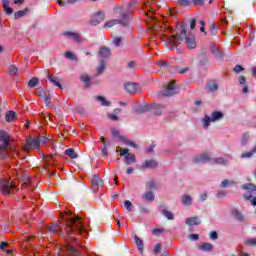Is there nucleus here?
<instances>
[{"mask_svg": "<svg viewBox=\"0 0 256 256\" xmlns=\"http://www.w3.org/2000/svg\"><path fill=\"white\" fill-rule=\"evenodd\" d=\"M223 117H225V114H223V112L221 111H214L211 116L206 115L203 118V127L204 129H207V127H209V125H211V123H215L217 121H221V119H223Z\"/></svg>", "mask_w": 256, "mask_h": 256, "instance_id": "7", "label": "nucleus"}, {"mask_svg": "<svg viewBox=\"0 0 256 256\" xmlns=\"http://www.w3.org/2000/svg\"><path fill=\"white\" fill-rule=\"evenodd\" d=\"M105 19V13L103 12H97L92 16L90 19V25H99V23H102V21Z\"/></svg>", "mask_w": 256, "mask_h": 256, "instance_id": "13", "label": "nucleus"}, {"mask_svg": "<svg viewBox=\"0 0 256 256\" xmlns=\"http://www.w3.org/2000/svg\"><path fill=\"white\" fill-rule=\"evenodd\" d=\"M253 153H256V146L250 152L241 154V159H251V157H253Z\"/></svg>", "mask_w": 256, "mask_h": 256, "instance_id": "36", "label": "nucleus"}, {"mask_svg": "<svg viewBox=\"0 0 256 256\" xmlns=\"http://www.w3.org/2000/svg\"><path fill=\"white\" fill-rule=\"evenodd\" d=\"M159 67H169V62L160 60L158 62Z\"/></svg>", "mask_w": 256, "mask_h": 256, "instance_id": "62", "label": "nucleus"}, {"mask_svg": "<svg viewBox=\"0 0 256 256\" xmlns=\"http://www.w3.org/2000/svg\"><path fill=\"white\" fill-rule=\"evenodd\" d=\"M101 143L104 145V148L102 149L103 155H107V145L105 144V138H101Z\"/></svg>", "mask_w": 256, "mask_h": 256, "instance_id": "55", "label": "nucleus"}, {"mask_svg": "<svg viewBox=\"0 0 256 256\" xmlns=\"http://www.w3.org/2000/svg\"><path fill=\"white\" fill-rule=\"evenodd\" d=\"M210 33L211 35H217V26H215V23L210 25Z\"/></svg>", "mask_w": 256, "mask_h": 256, "instance_id": "50", "label": "nucleus"}, {"mask_svg": "<svg viewBox=\"0 0 256 256\" xmlns=\"http://www.w3.org/2000/svg\"><path fill=\"white\" fill-rule=\"evenodd\" d=\"M124 163L125 165H133V163H137V158L135 157V154L130 153L124 156Z\"/></svg>", "mask_w": 256, "mask_h": 256, "instance_id": "21", "label": "nucleus"}, {"mask_svg": "<svg viewBox=\"0 0 256 256\" xmlns=\"http://www.w3.org/2000/svg\"><path fill=\"white\" fill-rule=\"evenodd\" d=\"M15 117H17V113H15V111L7 112V114H6L7 123H11V121H13V119H15Z\"/></svg>", "mask_w": 256, "mask_h": 256, "instance_id": "35", "label": "nucleus"}, {"mask_svg": "<svg viewBox=\"0 0 256 256\" xmlns=\"http://www.w3.org/2000/svg\"><path fill=\"white\" fill-rule=\"evenodd\" d=\"M81 81L83 83H85L86 87H91V78H89V76L87 74H83L81 76Z\"/></svg>", "mask_w": 256, "mask_h": 256, "instance_id": "38", "label": "nucleus"}, {"mask_svg": "<svg viewBox=\"0 0 256 256\" xmlns=\"http://www.w3.org/2000/svg\"><path fill=\"white\" fill-rule=\"evenodd\" d=\"M106 67H107V61H105L103 59L100 60L98 66L96 68L98 75H103Z\"/></svg>", "mask_w": 256, "mask_h": 256, "instance_id": "22", "label": "nucleus"}, {"mask_svg": "<svg viewBox=\"0 0 256 256\" xmlns=\"http://www.w3.org/2000/svg\"><path fill=\"white\" fill-rule=\"evenodd\" d=\"M17 67H15L14 65L9 67V74L10 75H17Z\"/></svg>", "mask_w": 256, "mask_h": 256, "instance_id": "51", "label": "nucleus"}, {"mask_svg": "<svg viewBox=\"0 0 256 256\" xmlns=\"http://www.w3.org/2000/svg\"><path fill=\"white\" fill-rule=\"evenodd\" d=\"M65 155L70 157V159H77V157H78L77 152H75V149H73V148L66 149Z\"/></svg>", "mask_w": 256, "mask_h": 256, "instance_id": "31", "label": "nucleus"}, {"mask_svg": "<svg viewBox=\"0 0 256 256\" xmlns=\"http://www.w3.org/2000/svg\"><path fill=\"white\" fill-rule=\"evenodd\" d=\"M136 113H147V111H151V105L146 104V105H138L135 108Z\"/></svg>", "mask_w": 256, "mask_h": 256, "instance_id": "24", "label": "nucleus"}, {"mask_svg": "<svg viewBox=\"0 0 256 256\" xmlns=\"http://www.w3.org/2000/svg\"><path fill=\"white\" fill-rule=\"evenodd\" d=\"M115 13H120L121 18L120 19H113L104 24L105 28L111 29V27H114V25H122V27H129V23H131L130 19V13L129 10L126 12H123L121 8H117L115 10Z\"/></svg>", "mask_w": 256, "mask_h": 256, "instance_id": "4", "label": "nucleus"}, {"mask_svg": "<svg viewBox=\"0 0 256 256\" xmlns=\"http://www.w3.org/2000/svg\"><path fill=\"white\" fill-rule=\"evenodd\" d=\"M232 215L235 219H237V221H243V214H241V212H239V210L233 209Z\"/></svg>", "mask_w": 256, "mask_h": 256, "instance_id": "37", "label": "nucleus"}, {"mask_svg": "<svg viewBox=\"0 0 256 256\" xmlns=\"http://www.w3.org/2000/svg\"><path fill=\"white\" fill-rule=\"evenodd\" d=\"M210 51H211L212 55H214L215 59H217L218 61H222L224 54H223V50H221V48H219V46L212 45L210 47Z\"/></svg>", "mask_w": 256, "mask_h": 256, "instance_id": "12", "label": "nucleus"}, {"mask_svg": "<svg viewBox=\"0 0 256 256\" xmlns=\"http://www.w3.org/2000/svg\"><path fill=\"white\" fill-rule=\"evenodd\" d=\"M213 161L217 165H227V160H225V158H223V157L215 158Z\"/></svg>", "mask_w": 256, "mask_h": 256, "instance_id": "45", "label": "nucleus"}, {"mask_svg": "<svg viewBox=\"0 0 256 256\" xmlns=\"http://www.w3.org/2000/svg\"><path fill=\"white\" fill-rule=\"evenodd\" d=\"M124 89L127 91V93H130V95H133L135 93H139L141 88L139 87V84L135 82H127L124 84Z\"/></svg>", "mask_w": 256, "mask_h": 256, "instance_id": "9", "label": "nucleus"}, {"mask_svg": "<svg viewBox=\"0 0 256 256\" xmlns=\"http://www.w3.org/2000/svg\"><path fill=\"white\" fill-rule=\"evenodd\" d=\"M146 189H149V191H151V189H157V182H155V180L146 182Z\"/></svg>", "mask_w": 256, "mask_h": 256, "instance_id": "40", "label": "nucleus"}, {"mask_svg": "<svg viewBox=\"0 0 256 256\" xmlns=\"http://www.w3.org/2000/svg\"><path fill=\"white\" fill-rule=\"evenodd\" d=\"M37 85H39V79L37 78H32L29 82H28V87L30 89H33V87H37Z\"/></svg>", "mask_w": 256, "mask_h": 256, "instance_id": "42", "label": "nucleus"}, {"mask_svg": "<svg viewBox=\"0 0 256 256\" xmlns=\"http://www.w3.org/2000/svg\"><path fill=\"white\" fill-rule=\"evenodd\" d=\"M2 5L6 15H13V8L9 7V0H2Z\"/></svg>", "mask_w": 256, "mask_h": 256, "instance_id": "25", "label": "nucleus"}, {"mask_svg": "<svg viewBox=\"0 0 256 256\" xmlns=\"http://www.w3.org/2000/svg\"><path fill=\"white\" fill-rule=\"evenodd\" d=\"M67 251H69L74 256H80L79 250H77V248H75V246H73L71 243L67 245Z\"/></svg>", "mask_w": 256, "mask_h": 256, "instance_id": "33", "label": "nucleus"}, {"mask_svg": "<svg viewBox=\"0 0 256 256\" xmlns=\"http://www.w3.org/2000/svg\"><path fill=\"white\" fill-rule=\"evenodd\" d=\"M207 192H204L200 195V201L203 202V201H207Z\"/></svg>", "mask_w": 256, "mask_h": 256, "instance_id": "64", "label": "nucleus"}, {"mask_svg": "<svg viewBox=\"0 0 256 256\" xmlns=\"http://www.w3.org/2000/svg\"><path fill=\"white\" fill-rule=\"evenodd\" d=\"M150 106H151L150 111H152L154 115H161L163 113V110L165 109V106L161 104H152Z\"/></svg>", "mask_w": 256, "mask_h": 256, "instance_id": "18", "label": "nucleus"}, {"mask_svg": "<svg viewBox=\"0 0 256 256\" xmlns=\"http://www.w3.org/2000/svg\"><path fill=\"white\" fill-rule=\"evenodd\" d=\"M100 187H103V179L99 175H94L92 178V190L97 193Z\"/></svg>", "mask_w": 256, "mask_h": 256, "instance_id": "11", "label": "nucleus"}, {"mask_svg": "<svg viewBox=\"0 0 256 256\" xmlns=\"http://www.w3.org/2000/svg\"><path fill=\"white\" fill-rule=\"evenodd\" d=\"M7 247H9V243H7V242H1L0 243V249L2 251H5V249H7Z\"/></svg>", "mask_w": 256, "mask_h": 256, "instance_id": "63", "label": "nucleus"}, {"mask_svg": "<svg viewBox=\"0 0 256 256\" xmlns=\"http://www.w3.org/2000/svg\"><path fill=\"white\" fill-rule=\"evenodd\" d=\"M29 13V9L20 10L14 13V19H21L22 17H25Z\"/></svg>", "mask_w": 256, "mask_h": 256, "instance_id": "30", "label": "nucleus"}, {"mask_svg": "<svg viewBox=\"0 0 256 256\" xmlns=\"http://www.w3.org/2000/svg\"><path fill=\"white\" fill-rule=\"evenodd\" d=\"M131 153H129V148H124L122 150H120V155L121 157H125L127 155H130Z\"/></svg>", "mask_w": 256, "mask_h": 256, "instance_id": "54", "label": "nucleus"}, {"mask_svg": "<svg viewBox=\"0 0 256 256\" xmlns=\"http://www.w3.org/2000/svg\"><path fill=\"white\" fill-rule=\"evenodd\" d=\"M178 5H180V7H191V5H193V2L192 0H179Z\"/></svg>", "mask_w": 256, "mask_h": 256, "instance_id": "39", "label": "nucleus"}, {"mask_svg": "<svg viewBox=\"0 0 256 256\" xmlns=\"http://www.w3.org/2000/svg\"><path fill=\"white\" fill-rule=\"evenodd\" d=\"M142 199H144V201H147L148 203H153V201H155V194L153 193V191L148 190L142 195Z\"/></svg>", "mask_w": 256, "mask_h": 256, "instance_id": "19", "label": "nucleus"}, {"mask_svg": "<svg viewBox=\"0 0 256 256\" xmlns=\"http://www.w3.org/2000/svg\"><path fill=\"white\" fill-rule=\"evenodd\" d=\"M63 35L65 37H69L70 39H72V41H75V43H83L84 39L83 37H81L80 34L75 33V32H64Z\"/></svg>", "mask_w": 256, "mask_h": 256, "instance_id": "14", "label": "nucleus"}, {"mask_svg": "<svg viewBox=\"0 0 256 256\" xmlns=\"http://www.w3.org/2000/svg\"><path fill=\"white\" fill-rule=\"evenodd\" d=\"M24 149H26V151H29V149H39V140L37 139V137L28 138L26 140Z\"/></svg>", "mask_w": 256, "mask_h": 256, "instance_id": "10", "label": "nucleus"}, {"mask_svg": "<svg viewBox=\"0 0 256 256\" xmlns=\"http://www.w3.org/2000/svg\"><path fill=\"white\" fill-rule=\"evenodd\" d=\"M234 73H241V71H245V68L241 65H236L233 69Z\"/></svg>", "mask_w": 256, "mask_h": 256, "instance_id": "53", "label": "nucleus"}, {"mask_svg": "<svg viewBox=\"0 0 256 256\" xmlns=\"http://www.w3.org/2000/svg\"><path fill=\"white\" fill-rule=\"evenodd\" d=\"M48 79L50 83H53L55 87H58L59 89H63V86H61V82H59V78L53 75H49Z\"/></svg>", "mask_w": 256, "mask_h": 256, "instance_id": "27", "label": "nucleus"}, {"mask_svg": "<svg viewBox=\"0 0 256 256\" xmlns=\"http://www.w3.org/2000/svg\"><path fill=\"white\" fill-rule=\"evenodd\" d=\"M0 191H2L3 195H14L15 191H17V186L15 183L2 178L0 179Z\"/></svg>", "mask_w": 256, "mask_h": 256, "instance_id": "6", "label": "nucleus"}, {"mask_svg": "<svg viewBox=\"0 0 256 256\" xmlns=\"http://www.w3.org/2000/svg\"><path fill=\"white\" fill-rule=\"evenodd\" d=\"M154 253L158 255V253H161V243H157L154 247Z\"/></svg>", "mask_w": 256, "mask_h": 256, "instance_id": "57", "label": "nucleus"}, {"mask_svg": "<svg viewBox=\"0 0 256 256\" xmlns=\"http://www.w3.org/2000/svg\"><path fill=\"white\" fill-rule=\"evenodd\" d=\"M182 204L185 205V207H189L190 205H193V198L189 195H184L181 198Z\"/></svg>", "mask_w": 256, "mask_h": 256, "instance_id": "26", "label": "nucleus"}, {"mask_svg": "<svg viewBox=\"0 0 256 256\" xmlns=\"http://www.w3.org/2000/svg\"><path fill=\"white\" fill-rule=\"evenodd\" d=\"M124 207H126V209H127L128 212H131L132 209H133V204L131 203V201L126 200V201L124 202Z\"/></svg>", "mask_w": 256, "mask_h": 256, "instance_id": "49", "label": "nucleus"}, {"mask_svg": "<svg viewBox=\"0 0 256 256\" xmlns=\"http://www.w3.org/2000/svg\"><path fill=\"white\" fill-rule=\"evenodd\" d=\"M65 231L66 235L69 237L70 243H77V238H75L76 235H81L82 237L87 235V229L83 226L81 217L79 216L67 217L65 219Z\"/></svg>", "mask_w": 256, "mask_h": 256, "instance_id": "3", "label": "nucleus"}, {"mask_svg": "<svg viewBox=\"0 0 256 256\" xmlns=\"http://www.w3.org/2000/svg\"><path fill=\"white\" fill-rule=\"evenodd\" d=\"M121 41H122V39H121L120 37L115 38V39L113 40V43H114L115 47H120Z\"/></svg>", "mask_w": 256, "mask_h": 256, "instance_id": "60", "label": "nucleus"}, {"mask_svg": "<svg viewBox=\"0 0 256 256\" xmlns=\"http://www.w3.org/2000/svg\"><path fill=\"white\" fill-rule=\"evenodd\" d=\"M65 57H66V59H70V61L77 60V56H75V54H73V52H71V51H67L65 53Z\"/></svg>", "mask_w": 256, "mask_h": 256, "instance_id": "46", "label": "nucleus"}, {"mask_svg": "<svg viewBox=\"0 0 256 256\" xmlns=\"http://www.w3.org/2000/svg\"><path fill=\"white\" fill-rule=\"evenodd\" d=\"M7 157L25 161V157H21V153L11 140V135L5 130H0V159H7Z\"/></svg>", "mask_w": 256, "mask_h": 256, "instance_id": "2", "label": "nucleus"}, {"mask_svg": "<svg viewBox=\"0 0 256 256\" xmlns=\"http://www.w3.org/2000/svg\"><path fill=\"white\" fill-rule=\"evenodd\" d=\"M242 189H245L244 199L250 201L251 205L256 206V185L253 183L243 184Z\"/></svg>", "mask_w": 256, "mask_h": 256, "instance_id": "5", "label": "nucleus"}, {"mask_svg": "<svg viewBox=\"0 0 256 256\" xmlns=\"http://www.w3.org/2000/svg\"><path fill=\"white\" fill-rule=\"evenodd\" d=\"M219 238V235L217 234V231H212L210 233V239H212V241H215Z\"/></svg>", "mask_w": 256, "mask_h": 256, "instance_id": "56", "label": "nucleus"}, {"mask_svg": "<svg viewBox=\"0 0 256 256\" xmlns=\"http://www.w3.org/2000/svg\"><path fill=\"white\" fill-rule=\"evenodd\" d=\"M160 212L162 213V215H164V217H166L169 221H173V219H175V214H173V212L165 210V209H160Z\"/></svg>", "mask_w": 256, "mask_h": 256, "instance_id": "29", "label": "nucleus"}, {"mask_svg": "<svg viewBox=\"0 0 256 256\" xmlns=\"http://www.w3.org/2000/svg\"><path fill=\"white\" fill-rule=\"evenodd\" d=\"M125 145H129L130 147H137V144H135V142L131 141V140H127V138H125L124 140Z\"/></svg>", "mask_w": 256, "mask_h": 256, "instance_id": "58", "label": "nucleus"}, {"mask_svg": "<svg viewBox=\"0 0 256 256\" xmlns=\"http://www.w3.org/2000/svg\"><path fill=\"white\" fill-rule=\"evenodd\" d=\"M200 249L202 251H211L213 249V244L211 243H203L201 246H200Z\"/></svg>", "mask_w": 256, "mask_h": 256, "instance_id": "43", "label": "nucleus"}, {"mask_svg": "<svg viewBox=\"0 0 256 256\" xmlns=\"http://www.w3.org/2000/svg\"><path fill=\"white\" fill-rule=\"evenodd\" d=\"M47 231L50 233H57L58 235H63V230L61 229V226L57 224H52L47 227Z\"/></svg>", "mask_w": 256, "mask_h": 256, "instance_id": "20", "label": "nucleus"}, {"mask_svg": "<svg viewBox=\"0 0 256 256\" xmlns=\"http://www.w3.org/2000/svg\"><path fill=\"white\" fill-rule=\"evenodd\" d=\"M134 239L138 247V251L141 253V255H143V249H144L143 240H141V238H139L137 235L134 236Z\"/></svg>", "mask_w": 256, "mask_h": 256, "instance_id": "28", "label": "nucleus"}, {"mask_svg": "<svg viewBox=\"0 0 256 256\" xmlns=\"http://www.w3.org/2000/svg\"><path fill=\"white\" fill-rule=\"evenodd\" d=\"M98 57L103 60L109 59L111 57V49L105 46L100 47Z\"/></svg>", "mask_w": 256, "mask_h": 256, "instance_id": "16", "label": "nucleus"}, {"mask_svg": "<svg viewBox=\"0 0 256 256\" xmlns=\"http://www.w3.org/2000/svg\"><path fill=\"white\" fill-rule=\"evenodd\" d=\"M158 165L159 164L155 160H146L144 163H142L141 167L142 169H156Z\"/></svg>", "mask_w": 256, "mask_h": 256, "instance_id": "17", "label": "nucleus"}, {"mask_svg": "<svg viewBox=\"0 0 256 256\" xmlns=\"http://www.w3.org/2000/svg\"><path fill=\"white\" fill-rule=\"evenodd\" d=\"M97 101H99L103 107H109V105H111V102L103 96H97Z\"/></svg>", "mask_w": 256, "mask_h": 256, "instance_id": "34", "label": "nucleus"}, {"mask_svg": "<svg viewBox=\"0 0 256 256\" xmlns=\"http://www.w3.org/2000/svg\"><path fill=\"white\" fill-rule=\"evenodd\" d=\"M127 68L128 69H136L137 68V62H135V61L128 62Z\"/></svg>", "mask_w": 256, "mask_h": 256, "instance_id": "52", "label": "nucleus"}, {"mask_svg": "<svg viewBox=\"0 0 256 256\" xmlns=\"http://www.w3.org/2000/svg\"><path fill=\"white\" fill-rule=\"evenodd\" d=\"M184 39L188 49H195V47H197L195 36H187V28H185V26L178 27L176 31L168 27L167 30L162 33V41H164L166 47L170 49V51L176 49L177 53H181V49L178 48V43H181Z\"/></svg>", "mask_w": 256, "mask_h": 256, "instance_id": "1", "label": "nucleus"}, {"mask_svg": "<svg viewBox=\"0 0 256 256\" xmlns=\"http://www.w3.org/2000/svg\"><path fill=\"white\" fill-rule=\"evenodd\" d=\"M192 5H205V0H192Z\"/></svg>", "mask_w": 256, "mask_h": 256, "instance_id": "61", "label": "nucleus"}, {"mask_svg": "<svg viewBox=\"0 0 256 256\" xmlns=\"http://www.w3.org/2000/svg\"><path fill=\"white\" fill-rule=\"evenodd\" d=\"M245 244L248 245L249 247H255L256 238H249L248 240H246Z\"/></svg>", "mask_w": 256, "mask_h": 256, "instance_id": "48", "label": "nucleus"}, {"mask_svg": "<svg viewBox=\"0 0 256 256\" xmlns=\"http://www.w3.org/2000/svg\"><path fill=\"white\" fill-rule=\"evenodd\" d=\"M112 136L117 137L120 141H125V136L119 135V131L116 129H112Z\"/></svg>", "mask_w": 256, "mask_h": 256, "instance_id": "44", "label": "nucleus"}, {"mask_svg": "<svg viewBox=\"0 0 256 256\" xmlns=\"http://www.w3.org/2000/svg\"><path fill=\"white\" fill-rule=\"evenodd\" d=\"M179 93V89L175 85V81H171L167 87L161 91V94L164 97H172V95H177Z\"/></svg>", "mask_w": 256, "mask_h": 256, "instance_id": "8", "label": "nucleus"}, {"mask_svg": "<svg viewBox=\"0 0 256 256\" xmlns=\"http://www.w3.org/2000/svg\"><path fill=\"white\" fill-rule=\"evenodd\" d=\"M249 141V134H244L242 137V145H247V142Z\"/></svg>", "mask_w": 256, "mask_h": 256, "instance_id": "59", "label": "nucleus"}, {"mask_svg": "<svg viewBox=\"0 0 256 256\" xmlns=\"http://www.w3.org/2000/svg\"><path fill=\"white\" fill-rule=\"evenodd\" d=\"M38 139V145L41 147V145H45L46 143H49V138L45 136H38L36 137Z\"/></svg>", "mask_w": 256, "mask_h": 256, "instance_id": "41", "label": "nucleus"}, {"mask_svg": "<svg viewBox=\"0 0 256 256\" xmlns=\"http://www.w3.org/2000/svg\"><path fill=\"white\" fill-rule=\"evenodd\" d=\"M208 161H211V156L207 153L196 155L193 158V163H207Z\"/></svg>", "mask_w": 256, "mask_h": 256, "instance_id": "15", "label": "nucleus"}, {"mask_svg": "<svg viewBox=\"0 0 256 256\" xmlns=\"http://www.w3.org/2000/svg\"><path fill=\"white\" fill-rule=\"evenodd\" d=\"M186 225L193 226V225H201V220L199 217L194 216L186 219Z\"/></svg>", "mask_w": 256, "mask_h": 256, "instance_id": "23", "label": "nucleus"}, {"mask_svg": "<svg viewBox=\"0 0 256 256\" xmlns=\"http://www.w3.org/2000/svg\"><path fill=\"white\" fill-rule=\"evenodd\" d=\"M229 185H235L234 181H229L227 179H224L221 184L220 187L225 188V187H229Z\"/></svg>", "mask_w": 256, "mask_h": 256, "instance_id": "47", "label": "nucleus"}, {"mask_svg": "<svg viewBox=\"0 0 256 256\" xmlns=\"http://www.w3.org/2000/svg\"><path fill=\"white\" fill-rule=\"evenodd\" d=\"M208 90H210L212 93L217 91L219 89V86L217 85V82L211 80L207 84Z\"/></svg>", "mask_w": 256, "mask_h": 256, "instance_id": "32", "label": "nucleus"}]
</instances>
